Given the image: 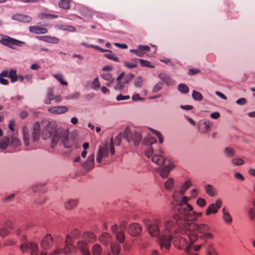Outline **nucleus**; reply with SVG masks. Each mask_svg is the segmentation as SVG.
Masks as SVG:
<instances>
[{"label":"nucleus","instance_id":"f257e3e1","mask_svg":"<svg viewBox=\"0 0 255 255\" xmlns=\"http://www.w3.org/2000/svg\"><path fill=\"white\" fill-rule=\"evenodd\" d=\"M42 137L46 139L51 137V147L54 148L59 142L63 143V146L67 148L71 147L74 143V139L68 137L69 132L67 130L57 129V125L54 122L47 120L41 121Z\"/></svg>","mask_w":255,"mask_h":255},{"label":"nucleus","instance_id":"f03ea898","mask_svg":"<svg viewBox=\"0 0 255 255\" xmlns=\"http://www.w3.org/2000/svg\"><path fill=\"white\" fill-rule=\"evenodd\" d=\"M161 224V222L159 219L154 220L152 223L147 225L148 231L152 236L159 237V243L161 249L165 248L168 250L171 246L173 232L177 233V230L175 229L177 225L172 221H165L163 222V229L160 232L159 226Z\"/></svg>","mask_w":255,"mask_h":255},{"label":"nucleus","instance_id":"7ed1b4c3","mask_svg":"<svg viewBox=\"0 0 255 255\" xmlns=\"http://www.w3.org/2000/svg\"><path fill=\"white\" fill-rule=\"evenodd\" d=\"M173 219L176 222V225L180 230L197 231L199 233L204 234L210 230L209 227L206 224L198 225L194 222H186L184 220L179 218V216L177 214H174Z\"/></svg>","mask_w":255,"mask_h":255},{"label":"nucleus","instance_id":"20e7f679","mask_svg":"<svg viewBox=\"0 0 255 255\" xmlns=\"http://www.w3.org/2000/svg\"><path fill=\"white\" fill-rule=\"evenodd\" d=\"M41 128V122H36L33 127V131L31 135L28 133V128L26 126L23 128V138L24 144L26 146H29L27 149L35 148V142L39 139L40 129Z\"/></svg>","mask_w":255,"mask_h":255},{"label":"nucleus","instance_id":"39448f33","mask_svg":"<svg viewBox=\"0 0 255 255\" xmlns=\"http://www.w3.org/2000/svg\"><path fill=\"white\" fill-rule=\"evenodd\" d=\"M190 199V197L184 196L179 203L180 207L178 208V214H177L179 215V218L182 219V217L187 220H194L195 219L193 208L187 203Z\"/></svg>","mask_w":255,"mask_h":255},{"label":"nucleus","instance_id":"423d86ee","mask_svg":"<svg viewBox=\"0 0 255 255\" xmlns=\"http://www.w3.org/2000/svg\"><path fill=\"white\" fill-rule=\"evenodd\" d=\"M96 236L92 232H85L82 236V241L77 243V247L80 250L83 255H90L87 242L93 243L96 241Z\"/></svg>","mask_w":255,"mask_h":255},{"label":"nucleus","instance_id":"0eeeda50","mask_svg":"<svg viewBox=\"0 0 255 255\" xmlns=\"http://www.w3.org/2000/svg\"><path fill=\"white\" fill-rule=\"evenodd\" d=\"M123 137L125 138L128 142L133 141L135 146L137 145L141 140V136L140 132L134 131L132 132L128 128H127L124 131Z\"/></svg>","mask_w":255,"mask_h":255},{"label":"nucleus","instance_id":"6e6552de","mask_svg":"<svg viewBox=\"0 0 255 255\" xmlns=\"http://www.w3.org/2000/svg\"><path fill=\"white\" fill-rule=\"evenodd\" d=\"M0 43L13 49H15L16 48L15 46H19L20 44H24L25 43L24 42L11 38L9 36L2 35L0 38Z\"/></svg>","mask_w":255,"mask_h":255},{"label":"nucleus","instance_id":"1a4fd4ad","mask_svg":"<svg viewBox=\"0 0 255 255\" xmlns=\"http://www.w3.org/2000/svg\"><path fill=\"white\" fill-rule=\"evenodd\" d=\"M128 233L133 237L139 236L142 232V227L136 223H133L129 225L128 228Z\"/></svg>","mask_w":255,"mask_h":255},{"label":"nucleus","instance_id":"9d476101","mask_svg":"<svg viewBox=\"0 0 255 255\" xmlns=\"http://www.w3.org/2000/svg\"><path fill=\"white\" fill-rule=\"evenodd\" d=\"M53 239L51 234H46L41 240L40 242L41 248L43 250H48L53 245Z\"/></svg>","mask_w":255,"mask_h":255},{"label":"nucleus","instance_id":"9b49d317","mask_svg":"<svg viewBox=\"0 0 255 255\" xmlns=\"http://www.w3.org/2000/svg\"><path fill=\"white\" fill-rule=\"evenodd\" d=\"M161 168L157 169L156 171L160 173V175L163 178H167L168 176L170 171L173 168V165L170 163L169 162L166 164H164Z\"/></svg>","mask_w":255,"mask_h":255},{"label":"nucleus","instance_id":"f8f14e48","mask_svg":"<svg viewBox=\"0 0 255 255\" xmlns=\"http://www.w3.org/2000/svg\"><path fill=\"white\" fill-rule=\"evenodd\" d=\"M222 206V201L220 199L216 201L215 203H212L208 207L206 211V215L208 216L211 214L217 213L218 209Z\"/></svg>","mask_w":255,"mask_h":255},{"label":"nucleus","instance_id":"ddd939ff","mask_svg":"<svg viewBox=\"0 0 255 255\" xmlns=\"http://www.w3.org/2000/svg\"><path fill=\"white\" fill-rule=\"evenodd\" d=\"M150 47L146 45H138L136 49H130V52L133 53L139 57H142L147 52L150 51Z\"/></svg>","mask_w":255,"mask_h":255},{"label":"nucleus","instance_id":"4468645a","mask_svg":"<svg viewBox=\"0 0 255 255\" xmlns=\"http://www.w3.org/2000/svg\"><path fill=\"white\" fill-rule=\"evenodd\" d=\"M108 154L109 151L107 144L103 147H100L97 153L96 158L97 162L99 163H101L102 161V158L107 157L108 156Z\"/></svg>","mask_w":255,"mask_h":255},{"label":"nucleus","instance_id":"2eb2a0df","mask_svg":"<svg viewBox=\"0 0 255 255\" xmlns=\"http://www.w3.org/2000/svg\"><path fill=\"white\" fill-rule=\"evenodd\" d=\"M95 155L94 153L91 154L86 161L82 163V166L85 170L89 171L94 166Z\"/></svg>","mask_w":255,"mask_h":255},{"label":"nucleus","instance_id":"dca6fc26","mask_svg":"<svg viewBox=\"0 0 255 255\" xmlns=\"http://www.w3.org/2000/svg\"><path fill=\"white\" fill-rule=\"evenodd\" d=\"M151 160L152 162L159 166H163L164 164H166L169 162L166 160L165 157L163 155L158 154H153Z\"/></svg>","mask_w":255,"mask_h":255},{"label":"nucleus","instance_id":"f3484780","mask_svg":"<svg viewBox=\"0 0 255 255\" xmlns=\"http://www.w3.org/2000/svg\"><path fill=\"white\" fill-rule=\"evenodd\" d=\"M112 240V237L106 232L103 233L99 238V241L105 246H108L110 244H111Z\"/></svg>","mask_w":255,"mask_h":255},{"label":"nucleus","instance_id":"a211bd4d","mask_svg":"<svg viewBox=\"0 0 255 255\" xmlns=\"http://www.w3.org/2000/svg\"><path fill=\"white\" fill-rule=\"evenodd\" d=\"M188 241L186 239L181 236H176L173 241L175 246L180 250L183 249L184 247L187 244Z\"/></svg>","mask_w":255,"mask_h":255},{"label":"nucleus","instance_id":"6ab92c4d","mask_svg":"<svg viewBox=\"0 0 255 255\" xmlns=\"http://www.w3.org/2000/svg\"><path fill=\"white\" fill-rule=\"evenodd\" d=\"M68 108L66 106H56L50 108L48 112L54 114H62L67 112Z\"/></svg>","mask_w":255,"mask_h":255},{"label":"nucleus","instance_id":"aec40b11","mask_svg":"<svg viewBox=\"0 0 255 255\" xmlns=\"http://www.w3.org/2000/svg\"><path fill=\"white\" fill-rule=\"evenodd\" d=\"M177 227V228L176 229L175 228V229L177 230V233H175V234H177V233H183L182 232H185V230H180L179 229V228L178 226H176ZM189 232V233H188V239H189L190 241L192 243H194L196 240L198 238V235L197 233L194 232V231H188Z\"/></svg>","mask_w":255,"mask_h":255},{"label":"nucleus","instance_id":"412c9836","mask_svg":"<svg viewBox=\"0 0 255 255\" xmlns=\"http://www.w3.org/2000/svg\"><path fill=\"white\" fill-rule=\"evenodd\" d=\"M211 125L209 121H205L200 123L199 125V130L202 133H207L210 129Z\"/></svg>","mask_w":255,"mask_h":255},{"label":"nucleus","instance_id":"4be33fe9","mask_svg":"<svg viewBox=\"0 0 255 255\" xmlns=\"http://www.w3.org/2000/svg\"><path fill=\"white\" fill-rule=\"evenodd\" d=\"M30 32L36 34H45L47 32V29L45 28L40 27L38 26H31L29 28Z\"/></svg>","mask_w":255,"mask_h":255},{"label":"nucleus","instance_id":"5701e85b","mask_svg":"<svg viewBox=\"0 0 255 255\" xmlns=\"http://www.w3.org/2000/svg\"><path fill=\"white\" fill-rule=\"evenodd\" d=\"M78 204L77 199H71L68 200L64 204L65 208L67 210H71L76 207Z\"/></svg>","mask_w":255,"mask_h":255},{"label":"nucleus","instance_id":"b1692460","mask_svg":"<svg viewBox=\"0 0 255 255\" xmlns=\"http://www.w3.org/2000/svg\"><path fill=\"white\" fill-rule=\"evenodd\" d=\"M110 249L113 255H118L121 252V246L116 243H112L110 245Z\"/></svg>","mask_w":255,"mask_h":255},{"label":"nucleus","instance_id":"393cba45","mask_svg":"<svg viewBox=\"0 0 255 255\" xmlns=\"http://www.w3.org/2000/svg\"><path fill=\"white\" fill-rule=\"evenodd\" d=\"M159 78L164 82L167 86L171 85L172 81L169 76L164 74L160 73L158 74Z\"/></svg>","mask_w":255,"mask_h":255},{"label":"nucleus","instance_id":"a878e982","mask_svg":"<svg viewBox=\"0 0 255 255\" xmlns=\"http://www.w3.org/2000/svg\"><path fill=\"white\" fill-rule=\"evenodd\" d=\"M9 144V139L8 137L4 136L0 138V149L2 150L5 149Z\"/></svg>","mask_w":255,"mask_h":255},{"label":"nucleus","instance_id":"bb28decb","mask_svg":"<svg viewBox=\"0 0 255 255\" xmlns=\"http://www.w3.org/2000/svg\"><path fill=\"white\" fill-rule=\"evenodd\" d=\"M223 220L227 223H231L232 222V218L229 212L226 210L225 208L222 209Z\"/></svg>","mask_w":255,"mask_h":255},{"label":"nucleus","instance_id":"cd10ccee","mask_svg":"<svg viewBox=\"0 0 255 255\" xmlns=\"http://www.w3.org/2000/svg\"><path fill=\"white\" fill-rule=\"evenodd\" d=\"M206 193L211 197H214L215 195L216 191L214 187L210 184L205 185Z\"/></svg>","mask_w":255,"mask_h":255},{"label":"nucleus","instance_id":"c85d7f7f","mask_svg":"<svg viewBox=\"0 0 255 255\" xmlns=\"http://www.w3.org/2000/svg\"><path fill=\"white\" fill-rule=\"evenodd\" d=\"M116 240L120 244H123L125 241V236L124 232L123 231H119V232L115 234Z\"/></svg>","mask_w":255,"mask_h":255},{"label":"nucleus","instance_id":"c756f323","mask_svg":"<svg viewBox=\"0 0 255 255\" xmlns=\"http://www.w3.org/2000/svg\"><path fill=\"white\" fill-rule=\"evenodd\" d=\"M205 248L206 249V255H218L217 253L211 244L206 245Z\"/></svg>","mask_w":255,"mask_h":255},{"label":"nucleus","instance_id":"7c9ffc66","mask_svg":"<svg viewBox=\"0 0 255 255\" xmlns=\"http://www.w3.org/2000/svg\"><path fill=\"white\" fill-rule=\"evenodd\" d=\"M92 253L93 255H101L102 253L101 246L98 244H95L92 249Z\"/></svg>","mask_w":255,"mask_h":255},{"label":"nucleus","instance_id":"2f4dec72","mask_svg":"<svg viewBox=\"0 0 255 255\" xmlns=\"http://www.w3.org/2000/svg\"><path fill=\"white\" fill-rule=\"evenodd\" d=\"M137 61V59L136 58H132L131 59V62H128L125 61L124 62L125 66L129 69H132L136 68L137 67L136 61Z\"/></svg>","mask_w":255,"mask_h":255},{"label":"nucleus","instance_id":"473e14b6","mask_svg":"<svg viewBox=\"0 0 255 255\" xmlns=\"http://www.w3.org/2000/svg\"><path fill=\"white\" fill-rule=\"evenodd\" d=\"M8 78L10 79L11 82L14 83L17 81V75L16 70L15 69H11L8 73Z\"/></svg>","mask_w":255,"mask_h":255},{"label":"nucleus","instance_id":"72a5a7b5","mask_svg":"<svg viewBox=\"0 0 255 255\" xmlns=\"http://www.w3.org/2000/svg\"><path fill=\"white\" fill-rule=\"evenodd\" d=\"M192 185L191 182L186 181L181 186L179 193L181 195H183L187 189H188Z\"/></svg>","mask_w":255,"mask_h":255},{"label":"nucleus","instance_id":"f704fd0d","mask_svg":"<svg viewBox=\"0 0 255 255\" xmlns=\"http://www.w3.org/2000/svg\"><path fill=\"white\" fill-rule=\"evenodd\" d=\"M21 145L20 141L16 137H11L10 145L14 148L18 147Z\"/></svg>","mask_w":255,"mask_h":255},{"label":"nucleus","instance_id":"c9c22d12","mask_svg":"<svg viewBox=\"0 0 255 255\" xmlns=\"http://www.w3.org/2000/svg\"><path fill=\"white\" fill-rule=\"evenodd\" d=\"M70 0H60L58 4L61 8L68 9L70 8Z\"/></svg>","mask_w":255,"mask_h":255},{"label":"nucleus","instance_id":"e433bc0d","mask_svg":"<svg viewBox=\"0 0 255 255\" xmlns=\"http://www.w3.org/2000/svg\"><path fill=\"white\" fill-rule=\"evenodd\" d=\"M80 13L85 17H90L92 15V11L87 7H82L80 9Z\"/></svg>","mask_w":255,"mask_h":255},{"label":"nucleus","instance_id":"4c0bfd02","mask_svg":"<svg viewBox=\"0 0 255 255\" xmlns=\"http://www.w3.org/2000/svg\"><path fill=\"white\" fill-rule=\"evenodd\" d=\"M31 250V255H38V247L37 244L34 243L30 244Z\"/></svg>","mask_w":255,"mask_h":255},{"label":"nucleus","instance_id":"58836bf2","mask_svg":"<svg viewBox=\"0 0 255 255\" xmlns=\"http://www.w3.org/2000/svg\"><path fill=\"white\" fill-rule=\"evenodd\" d=\"M74 249V247L71 244H65V248L63 249V252L66 255L70 254L72 251Z\"/></svg>","mask_w":255,"mask_h":255},{"label":"nucleus","instance_id":"ea45409f","mask_svg":"<svg viewBox=\"0 0 255 255\" xmlns=\"http://www.w3.org/2000/svg\"><path fill=\"white\" fill-rule=\"evenodd\" d=\"M53 77L57 81H58L61 85H65V86H66L68 85L67 82L63 79V75L61 74H60V73L55 74H54Z\"/></svg>","mask_w":255,"mask_h":255},{"label":"nucleus","instance_id":"a19ab883","mask_svg":"<svg viewBox=\"0 0 255 255\" xmlns=\"http://www.w3.org/2000/svg\"><path fill=\"white\" fill-rule=\"evenodd\" d=\"M224 154L228 157H231L233 156L235 154V151L232 148L226 147L224 150Z\"/></svg>","mask_w":255,"mask_h":255},{"label":"nucleus","instance_id":"79ce46f5","mask_svg":"<svg viewBox=\"0 0 255 255\" xmlns=\"http://www.w3.org/2000/svg\"><path fill=\"white\" fill-rule=\"evenodd\" d=\"M178 90L184 94L188 93L189 91L188 87L184 84H179L178 86Z\"/></svg>","mask_w":255,"mask_h":255},{"label":"nucleus","instance_id":"37998d69","mask_svg":"<svg viewBox=\"0 0 255 255\" xmlns=\"http://www.w3.org/2000/svg\"><path fill=\"white\" fill-rule=\"evenodd\" d=\"M192 97L194 100L200 101L203 99L202 95L195 90L192 92Z\"/></svg>","mask_w":255,"mask_h":255},{"label":"nucleus","instance_id":"c03bdc74","mask_svg":"<svg viewBox=\"0 0 255 255\" xmlns=\"http://www.w3.org/2000/svg\"><path fill=\"white\" fill-rule=\"evenodd\" d=\"M109 53L104 54V56L109 59L113 60L116 62H119V59L118 57L116 56L111 50L108 51Z\"/></svg>","mask_w":255,"mask_h":255},{"label":"nucleus","instance_id":"a18cd8bd","mask_svg":"<svg viewBox=\"0 0 255 255\" xmlns=\"http://www.w3.org/2000/svg\"><path fill=\"white\" fill-rule=\"evenodd\" d=\"M137 61H138L139 62V63L142 67H149V68L154 67V66L150 64V62L148 61L141 59H137Z\"/></svg>","mask_w":255,"mask_h":255},{"label":"nucleus","instance_id":"49530a36","mask_svg":"<svg viewBox=\"0 0 255 255\" xmlns=\"http://www.w3.org/2000/svg\"><path fill=\"white\" fill-rule=\"evenodd\" d=\"M101 77L103 79L108 81H111V82H114L115 80V78L113 77L112 74L109 73L103 74Z\"/></svg>","mask_w":255,"mask_h":255},{"label":"nucleus","instance_id":"de8ad7c7","mask_svg":"<svg viewBox=\"0 0 255 255\" xmlns=\"http://www.w3.org/2000/svg\"><path fill=\"white\" fill-rule=\"evenodd\" d=\"M173 179L172 178H169L164 183V187L166 189H170L173 186Z\"/></svg>","mask_w":255,"mask_h":255},{"label":"nucleus","instance_id":"09e8293b","mask_svg":"<svg viewBox=\"0 0 255 255\" xmlns=\"http://www.w3.org/2000/svg\"><path fill=\"white\" fill-rule=\"evenodd\" d=\"M143 83L142 78L141 77H137L134 80V86L136 87H141Z\"/></svg>","mask_w":255,"mask_h":255},{"label":"nucleus","instance_id":"8fccbe9b","mask_svg":"<svg viewBox=\"0 0 255 255\" xmlns=\"http://www.w3.org/2000/svg\"><path fill=\"white\" fill-rule=\"evenodd\" d=\"M59 41V40L58 38L55 37H52L51 36H47V39L46 40V42L51 43H58Z\"/></svg>","mask_w":255,"mask_h":255},{"label":"nucleus","instance_id":"3c124183","mask_svg":"<svg viewBox=\"0 0 255 255\" xmlns=\"http://www.w3.org/2000/svg\"><path fill=\"white\" fill-rule=\"evenodd\" d=\"M156 139L154 137H149L144 140L145 144L148 146L156 142Z\"/></svg>","mask_w":255,"mask_h":255},{"label":"nucleus","instance_id":"603ef678","mask_svg":"<svg viewBox=\"0 0 255 255\" xmlns=\"http://www.w3.org/2000/svg\"><path fill=\"white\" fill-rule=\"evenodd\" d=\"M46 199L45 196L40 197L35 199V203L38 205H43L45 204Z\"/></svg>","mask_w":255,"mask_h":255},{"label":"nucleus","instance_id":"864d4df0","mask_svg":"<svg viewBox=\"0 0 255 255\" xmlns=\"http://www.w3.org/2000/svg\"><path fill=\"white\" fill-rule=\"evenodd\" d=\"M232 163L235 165H241L244 163L243 159L240 158H234L232 160Z\"/></svg>","mask_w":255,"mask_h":255},{"label":"nucleus","instance_id":"5fc2aeb1","mask_svg":"<svg viewBox=\"0 0 255 255\" xmlns=\"http://www.w3.org/2000/svg\"><path fill=\"white\" fill-rule=\"evenodd\" d=\"M44 185L40 184H37L34 187H33V190L34 192H39L41 193H44L45 192V190L42 189V188L43 186H44Z\"/></svg>","mask_w":255,"mask_h":255},{"label":"nucleus","instance_id":"6e6d98bb","mask_svg":"<svg viewBox=\"0 0 255 255\" xmlns=\"http://www.w3.org/2000/svg\"><path fill=\"white\" fill-rule=\"evenodd\" d=\"M41 19H52V18H56L58 17L57 15H53L50 14H41Z\"/></svg>","mask_w":255,"mask_h":255},{"label":"nucleus","instance_id":"4d7b16f0","mask_svg":"<svg viewBox=\"0 0 255 255\" xmlns=\"http://www.w3.org/2000/svg\"><path fill=\"white\" fill-rule=\"evenodd\" d=\"M9 234V231H7V229L5 227H4V225H2V226L0 228V236L2 237H4Z\"/></svg>","mask_w":255,"mask_h":255},{"label":"nucleus","instance_id":"13d9d810","mask_svg":"<svg viewBox=\"0 0 255 255\" xmlns=\"http://www.w3.org/2000/svg\"><path fill=\"white\" fill-rule=\"evenodd\" d=\"M134 77V75L131 73L128 74L125 78L124 84H128Z\"/></svg>","mask_w":255,"mask_h":255},{"label":"nucleus","instance_id":"bf43d9fd","mask_svg":"<svg viewBox=\"0 0 255 255\" xmlns=\"http://www.w3.org/2000/svg\"><path fill=\"white\" fill-rule=\"evenodd\" d=\"M100 87V84L98 78H96L93 82V87L92 88L95 90H98Z\"/></svg>","mask_w":255,"mask_h":255},{"label":"nucleus","instance_id":"052dcab7","mask_svg":"<svg viewBox=\"0 0 255 255\" xmlns=\"http://www.w3.org/2000/svg\"><path fill=\"white\" fill-rule=\"evenodd\" d=\"M4 227L7 229V231L9 232V230L12 229V223L10 221H5L3 224Z\"/></svg>","mask_w":255,"mask_h":255},{"label":"nucleus","instance_id":"680f3d73","mask_svg":"<svg viewBox=\"0 0 255 255\" xmlns=\"http://www.w3.org/2000/svg\"><path fill=\"white\" fill-rule=\"evenodd\" d=\"M213 238L214 235L212 234L207 233V232L200 237V238L203 240L206 239H212Z\"/></svg>","mask_w":255,"mask_h":255},{"label":"nucleus","instance_id":"e2e57ef3","mask_svg":"<svg viewBox=\"0 0 255 255\" xmlns=\"http://www.w3.org/2000/svg\"><path fill=\"white\" fill-rule=\"evenodd\" d=\"M123 137V134L122 133H120L115 138V144L117 146H119L121 143L122 138Z\"/></svg>","mask_w":255,"mask_h":255},{"label":"nucleus","instance_id":"0e129e2a","mask_svg":"<svg viewBox=\"0 0 255 255\" xmlns=\"http://www.w3.org/2000/svg\"><path fill=\"white\" fill-rule=\"evenodd\" d=\"M163 84L162 82L157 83L153 88L152 91L157 92L159 91L162 87Z\"/></svg>","mask_w":255,"mask_h":255},{"label":"nucleus","instance_id":"69168bd1","mask_svg":"<svg viewBox=\"0 0 255 255\" xmlns=\"http://www.w3.org/2000/svg\"><path fill=\"white\" fill-rule=\"evenodd\" d=\"M206 203L205 200L202 198H198L196 201L197 204L201 207L205 206Z\"/></svg>","mask_w":255,"mask_h":255},{"label":"nucleus","instance_id":"338daca9","mask_svg":"<svg viewBox=\"0 0 255 255\" xmlns=\"http://www.w3.org/2000/svg\"><path fill=\"white\" fill-rule=\"evenodd\" d=\"M71 236L75 239L78 238L80 236V232L77 229H75L71 232Z\"/></svg>","mask_w":255,"mask_h":255},{"label":"nucleus","instance_id":"774afa93","mask_svg":"<svg viewBox=\"0 0 255 255\" xmlns=\"http://www.w3.org/2000/svg\"><path fill=\"white\" fill-rule=\"evenodd\" d=\"M153 154V149L151 146H148L145 150V155L149 157Z\"/></svg>","mask_w":255,"mask_h":255}]
</instances>
